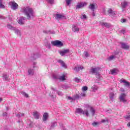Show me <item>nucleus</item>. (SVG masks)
I'll list each match as a JSON object with an SVG mask.
<instances>
[{
  "instance_id": "4468645a",
  "label": "nucleus",
  "mask_w": 130,
  "mask_h": 130,
  "mask_svg": "<svg viewBox=\"0 0 130 130\" xmlns=\"http://www.w3.org/2000/svg\"><path fill=\"white\" fill-rule=\"evenodd\" d=\"M48 118V114L47 113H45L43 116V121H46Z\"/></svg>"
},
{
  "instance_id": "7c9ffc66",
  "label": "nucleus",
  "mask_w": 130,
  "mask_h": 130,
  "mask_svg": "<svg viewBox=\"0 0 130 130\" xmlns=\"http://www.w3.org/2000/svg\"><path fill=\"white\" fill-rule=\"evenodd\" d=\"M109 97H110V99H111V100H112V99H113V97H114V93H110Z\"/></svg>"
},
{
  "instance_id": "2f4dec72",
  "label": "nucleus",
  "mask_w": 130,
  "mask_h": 130,
  "mask_svg": "<svg viewBox=\"0 0 130 130\" xmlns=\"http://www.w3.org/2000/svg\"><path fill=\"white\" fill-rule=\"evenodd\" d=\"M88 90V87L86 86H84L82 87V91H87Z\"/></svg>"
},
{
  "instance_id": "5701e85b",
  "label": "nucleus",
  "mask_w": 130,
  "mask_h": 130,
  "mask_svg": "<svg viewBox=\"0 0 130 130\" xmlns=\"http://www.w3.org/2000/svg\"><path fill=\"white\" fill-rule=\"evenodd\" d=\"M91 90H92V91H93L94 92H95V91H97L98 90V86L96 85H93L91 87Z\"/></svg>"
},
{
  "instance_id": "f3484780",
  "label": "nucleus",
  "mask_w": 130,
  "mask_h": 130,
  "mask_svg": "<svg viewBox=\"0 0 130 130\" xmlns=\"http://www.w3.org/2000/svg\"><path fill=\"white\" fill-rule=\"evenodd\" d=\"M121 7L123 9H124V8H126V7H127V2L125 1L122 2L121 4Z\"/></svg>"
},
{
  "instance_id": "20e7f679",
  "label": "nucleus",
  "mask_w": 130,
  "mask_h": 130,
  "mask_svg": "<svg viewBox=\"0 0 130 130\" xmlns=\"http://www.w3.org/2000/svg\"><path fill=\"white\" fill-rule=\"evenodd\" d=\"M98 8V7L97 6V4H96V3L90 4L88 6V8L92 11V12H94V11L96 10Z\"/></svg>"
},
{
  "instance_id": "c85d7f7f",
  "label": "nucleus",
  "mask_w": 130,
  "mask_h": 130,
  "mask_svg": "<svg viewBox=\"0 0 130 130\" xmlns=\"http://www.w3.org/2000/svg\"><path fill=\"white\" fill-rule=\"evenodd\" d=\"M29 75H34V70L32 69H29L28 70Z\"/></svg>"
},
{
  "instance_id": "a211bd4d",
  "label": "nucleus",
  "mask_w": 130,
  "mask_h": 130,
  "mask_svg": "<svg viewBox=\"0 0 130 130\" xmlns=\"http://www.w3.org/2000/svg\"><path fill=\"white\" fill-rule=\"evenodd\" d=\"M107 12L110 15H115V13H114V12H113V10H112L111 8L108 9Z\"/></svg>"
},
{
  "instance_id": "c9c22d12",
  "label": "nucleus",
  "mask_w": 130,
  "mask_h": 130,
  "mask_svg": "<svg viewBox=\"0 0 130 130\" xmlns=\"http://www.w3.org/2000/svg\"><path fill=\"white\" fill-rule=\"evenodd\" d=\"M53 79H58V76L56 75H53Z\"/></svg>"
},
{
  "instance_id": "393cba45",
  "label": "nucleus",
  "mask_w": 130,
  "mask_h": 130,
  "mask_svg": "<svg viewBox=\"0 0 130 130\" xmlns=\"http://www.w3.org/2000/svg\"><path fill=\"white\" fill-rule=\"evenodd\" d=\"M59 80L62 82V81H66V76L63 75L59 78Z\"/></svg>"
},
{
  "instance_id": "2eb2a0df",
  "label": "nucleus",
  "mask_w": 130,
  "mask_h": 130,
  "mask_svg": "<svg viewBox=\"0 0 130 130\" xmlns=\"http://www.w3.org/2000/svg\"><path fill=\"white\" fill-rule=\"evenodd\" d=\"M62 18H64V16H63V15H61L59 14H56L55 19H56V20L58 19H62Z\"/></svg>"
},
{
  "instance_id": "8fccbe9b",
  "label": "nucleus",
  "mask_w": 130,
  "mask_h": 130,
  "mask_svg": "<svg viewBox=\"0 0 130 130\" xmlns=\"http://www.w3.org/2000/svg\"><path fill=\"white\" fill-rule=\"evenodd\" d=\"M34 64H36V63H34Z\"/></svg>"
},
{
  "instance_id": "f8f14e48",
  "label": "nucleus",
  "mask_w": 130,
  "mask_h": 130,
  "mask_svg": "<svg viewBox=\"0 0 130 130\" xmlns=\"http://www.w3.org/2000/svg\"><path fill=\"white\" fill-rule=\"evenodd\" d=\"M32 115L36 119H39L40 114L38 112H35L32 113Z\"/></svg>"
},
{
  "instance_id": "e433bc0d",
  "label": "nucleus",
  "mask_w": 130,
  "mask_h": 130,
  "mask_svg": "<svg viewBox=\"0 0 130 130\" xmlns=\"http://www.w3.org/2000/svg\"><path fill=\"white\" fill-rule=\"evenodd\" d=\"M91 112H92V115H94V114L95 113V110H94L93 108L91 109Z\"/></svg>"
},
{
  "instance_id": "79ce46f5",
  "label": "nucleus",
  "mask_w": 130,
  "mask_h": 130,
  "mask_svg": "<svg viewBox=\"0 0 130 130\" xmlns=\"http://www.w3.org/2000/svg\"><path fill=\"white\" fill-rule=\"evenodd\" d=\"M86 18H87V16H86V15H83V19H86Z\"/></svg>"
},
{
  "instance_id": "72a5a7b5",
  "label": "nucleus",
  "mask_w": 130,
  "mask_h": 130,
  "mask_svg": "<svg viewBox=\"0 0 130 130\" xmlns=\"http://www.w3.org/2000/svg\"><path fill=\"white\" fill-rule=\"evenodd\" d=\"M23 96H24V97H26V98H29V95L28 94V93L24 92V93H23Z\"/></svg>"
},
{
  "instance_id": "473e14b6",
  "label": "nucleus",
  "mask_w": 130,
  "mask_h": 130,
  "mask_svg": "<svg viewBox=\"0 0 130 130\" xmlns=\"http://www.w3.org/2000/svg\"><path fill=\"white\" fill-rule=\"evenodd\" d=\"M54 1V0H47V2L49 3V4H51V5H52V4H53V2Z\"/></svg>"
},
{
  "instance_id": "f257e3e1",
  "label": "nucleus",
  "mask_w": 130,
  "mask_h": 130,
  "mask_svg": "<svg viewBox=\"0 0 130 130\" xmlns=\"http://www.w3.org/2000/svg\"><path fill=\"white\" fill-rule=\"evenodd\" d=\"M20 12L26 16L27 19L30 20L33 16V9L29 7H24L20 9Z\"/></svg>"
},
{
  "instance_id": "ddd939ff",
  "label": "nucleus",
  "mask_w": 130,
  "mask_h": 130,
  "mask_svg": "<svg viewBox=\"0 0 130 130\" xmlns=\"http://www.w3.org/2000/svg\"><path fill=\"white\" fill-rule=\"evenodd\" d=\"M3 80L7 81V82H9L10 81V77H9V76L7 75V74H5L3 76Z\"/></svg>"
},
{
  "instance_id": "7ed1b4c3",
  "label": "nucleus",
  "mask_w": 130,
  "mask_h": 130,
  "mask_svg": "<svg viewBox=\"0 0 130 130\" xmlns=\"http://www.w3.org/2000/svg\"><path fill=\"white\" fill-rule=\"evenodd\" d=\"M52 44L54 46H57L58 47H61V46H63V43H62V42H60V41L59 40L53 41L52 42Z\"/></svg>"
},
{
  "instance_id": "aec40b11",
  "label": "nucleus",
  "mask_w": 130,
  "mask_h": 130,
  "mask_svg": "<svg viewBox=\"0 0 130 130\" xmlns=\"http://www.w3.org/2000/svg\"><path fill=\"white\" fill-rule=\"evenodd\" d=\"M58 62H59L62 66L63 68H67V66H66V63H64V62L61 60H58Z\"/></svg>"
},
{
  "instance_id": "1a4fd4ad",
  "label": "nucleus",
  "mask_w": 130,
  "mask_h": 130,
  "mask_svg": "<svg viewBox=\"0 0 130 130\" xmlns=\"http://www.w3.org/2000/svg\"><path fill=\"white\" fill-rule=\"evenodd\" d=\"M85 6H87L86 2L80 3L77 5L76 9H81V8L85 7Z\"/></svg>"
},
{
  "instance_id": "3c124183",
  "label": "nucleus",
  "mask_w": 130,
  "mask_h": 130,
  "mask_svg": "<svg viewBox=\"0 0 130 130\" xmlns=\"http://www.w3.org/2000/svg\"><path fill=\"white\" fill-rule=\"evenodd\" d=\"M0 102H1V99H0Z\"/></svg>"
},
{
  "instance_id": "6ab92c4d",
  "label": "nucleus",
  "mask_w": 130,
  "mask_h": 130,
  "mask_svg": "<svg viewBox=\"0 0 130 130\" xmlns=\"http://www.w3.org/2000/svg\"><path fill=\"white\" fill-rule=\"evenodd\" d=\"M73 32H79L80 31V28L77 27L76 26H74L72 29Z\"/></svg>"
},
{
  "instance_id": "9b49d317",
  "label": "nucleus",
  "mask_w": 130,
  "mask_h": 130,
  "mask_svg": "<svg viewBox=\"0 0 130 130\" xmlns=\"http://www.w3.org/2000/svg\"><path fill=\"white\" fill-rule=\"evenodd\" d=\"M111 75H117L119 73V71L117 70V69L115 68L113 69H112L110 70Z\"/></svg>"
},
{
  "instance_id": "4be33fe9",
  "label": "nucleus",
  "mask_w": 130,
  "mask_h": 130,
  "mask_svg": "<svg viewBox=\"0 0 130 130\" xmlns=\"http://www.w3.org/2000/svg\"><path fill=\"white\" fill-rule=\"evenodd\" d=\"M74 70L76 72H79L80 70H84V67H75L74 68Z\"/></svg>"
},
{
  "instance_id": "c756f323",
  "label": "nucleus",
  "mask_w": 130,
  "mask_h": 130,
  "mask_svg": "<svg viewBox=\"0 0 130 130\" xmlns=\"http://www.w3.org/2000/svg\"><path fill=\"white\" fill-rule=\"evenodd\" d=\"M102 123H108V120L107 119H102L101 121Z\"/></svg>"
},
{
  "instance_id": "4c0bfd02",
  "label": "nucleus",
  "mask_w": 130,
  "mask_h": 130,
  "mask_svg": "<svg viewBox=\"0 0 130 130\" xmlns=\"http://www.w3.org/2000/svg\"><path fill=\"white\" fill-rule=\"evenodd\" d=\"M7 28H8V29H12L13 26H12V25L9 24V25H7Z\"/></svg>"
},
{
  "instance_id": "f704fd0d",
  "label": "nucleus",
  "mask_w": 130,
  "mask_h": 130,
  "mask_svg": "<svg viewBox=\"0 0 130 130\" xmlns=\"http://www.w3.org/2000/svg\"><path fill=\"white\" fill-rule=\"evenodd\" d=\"M6 8V6L3 4H1V9H5Z\"/></svg>"
},
{
  "instance_id": "b1692460",
  "label": "nucleus",
  "mask_w": 130,
  "mask_h": 130,
  "mask_svg": "<svg viewBox=\"0 0 130 130\" xmlns=\"http://www.w3.org/2000/svg\"><path fill=\"white\" fill-rule=\"evenodd\" d=\"M99 124H100V123L98 122H94L92 123V125H93V126H94V127H97V126H98Z\"/></svg>"
},
{
  "instance_id": "a19ab883",
  "label": "nucleus",
  "mask_w": 130,
  "mask_h": 130,
  "mask_svg": "<svg viewBox=\"0 0 130 130\" xmlns=\"http://www.w3.org/2000/svg\"><path fill=\"white\" fill-rule=\"evenodd\" d=\"M121 33H123V34H124V33H125V30H124V29H122V30H121Z\"/></svg>"
},
{
  "instance_id": "58836bf2",
  "label": "nucleus",
  "mask_w": 130,
  "mask_h": 130,
  "mask_svg": "<svg viewBox=\"0 0 130 130\" xmlns=\"http://www.w3.org/2000/svg\"><path fill=\"white\" fill-rule=\"evenodd\" d=\"M113 58H114V56H112L109 57V60H112V59H113Z\"/></svg>"
},
{
  "instance_id": "de8ad7c7",
  "label": "nucleus",
  "mask_w": 130,
  "mask_h": 130,
  "mask_svg": "<svg viewBox=\"0 0 130 130\" xmlns=\"http://www.w3.org/2000/svg\"><path fill=\"white\" fill-rule=\"evenodd\" d=\"M36 68V66H34V68Z\"/></svg>"
},
{
  "instance_id": "412c9836",
  "label": "nucleus",
  "mask_w": 130,
  "mask_h": 130,
  "mask_svg": "<svg viewBox=\"0 0 130 130\" xmlns=\"http://www.w3.org/2000/svg\"><path fill=\"white\" fill-rule=\"evenodd\" d=\"M121 83H123L124 86H129V82L126 80H121Z\"/></svg>"
},
{
  "instance_id": "39448f33",
  "label": "nucleus",
  "mask_w": 130,
  "mask_h": 130,
  "mask_svg": "<svg viewBox=\"0 0 130 130\" xmlns=\"http://www.w3.org/2000/svg\"><path fill=\"white\" fill-rule=\"evenodd\" d=\"M76 113H83V114H86L87 116H89V113H88V111H86L85 112H83V110L81 108H78L76 109Z\"/></svg>"
},
{
  "instance_id": "ea45409f",
  "label": "nucleus",
  "mask_w": 130,
  "mask_h": 130,
  "mask_svg": "<svg viewBox=\"0 0 130 130\" xmlns=\"http://www.w3.org/2000/svg\"><path fill=\"white\" fill-rule=\"evenodd\" d=\"M125 118L126 119H129V118H130V115H129L128 116H126L125 117Z\"/></svg>"
},
{
  "instance_id": "49530a36",
  "label": "nucleus",
  "mask_w": 130,
  "mask_h": 130,
  "mask_svg": "<svg viewBox=\"0 0 130 130\" xmlns=\"http://www.w3.org/2000/svg\"><path fill=\"white\" fill-rule=\"evenodd\" d=\"M68 98H69V99H72V98H71L70 96Z\"/></svg>"
},
{
  "instance_id": "423d86ee",
  "label": "nucleus",
  "mask_w": 130,
  "mask_h": 130,
  "mask_svg": "<svg viewBox=\"0 0 130 130\" xmlns=\"http://www.w3.org/2000/svg\"><path fill=\"white\" fill-rule=\"evenodd\" d=\"M99 71H100V68L99 67H97L95 68H92L90 69V73L91 74H95L97 75L99 73Z\"/></svg>"
},
{
  "instance_id": "6e6552de",
  "label": "nucleus",
  "mask_w": 130,
  "mask_h": 130,
  "mask_svg": "<svg viewBox=\"0 0 130 130\" xmlns=\"http://www.w3.org/2000/svg\"><path fill=\"white\" fill-rule=\"evenodd\" d=\"M70 52V49H67L65 50H63V51H60L59 53L61 56H64L67 53H69Z\"/></svg>"
},
{
  "instance_id": "a18cd8bd",
  "label": "nucleus",
  "mask_w": 130,
  "mask_h": 130,
  "mask_svg": "<svg viewBox=\"0 0 130 130\" xmlns=\"http://www.w3.org/2000/svg\"><path fill=\"white\" fill-rule=\"evenodd\" d=\"M125 21H126L125 19H122L123 23H124L125 22Z\"/></svg>"
},
{
  "instance_id": "09e8293b",
  "label": "nucleus",
  "mask_w": 130,
  "mask_h": 130,
  "mask_svg": "<svg viewBox=\"0 0 130 130\" xmlns=\"http://www.w3.org/2000/svg\"><path fill=\"white\" fill-rule=\"evenodd\" d=\"M1 101H3V100L2 99H1Z\"/></svg>"
},
{
  "instance_id": "dca6fc26",
  "label": "nucleus",
  "mask_w": 130,
  "mask_h": 130,
  "mask_svg": "<svg viewBox=\"0 0 130 130\" xmlns=\"http://www.w3.org/2000/svg\"><path fill=\"white\" fill-rule=\"evenodd\" d=\"M102 26H105V27H106V28H109V27H111V24H110V23H107V22H103L102 23Z\"/></svg>"
},
{
  "instance_id": "37998d69",
  "label": "nucleus",
  "mask_w": 130,
  "mask_h": 130,
  "mask_svg": "<svg viewBox=\"0 0 130 130\" xmlns=\"http://www.w3.org/2000/svg\"><path fill=\"white\" fill-rule=\"evenodd\" d=\"M120 91H121V92H124V89L123 88H120Z\"/></svg>"
},
{
  "instance_id": "0eeeda50",
  "label": "nucleus",
  "mask_w": 130,
  "mask_h": 130,
  "mask_svg": "<svg viewBox=\"0 0 130 130\" xmlns=\"http://www.w3.org/2000/svg\"><path fill=\"white\" fill-rule=\"evenodd\" d=\"M10 4L11 5V9L12 10L15 11L17 10V9H18V7H19V5H18V4L16 3L15 2H10Z\"/></svg>"
},
{
  "instance_id": "9d476101",
  "label": "nucleus",
  "mask_w": 130,
  "mask_h": 130,
  "mask_svg": "<svg viewBox=\"0 0 130 130\" xmlns=\"http://www.w3.org/2000/svg\"><path fill=\"white\" fill-rule=\"evenodd\" d=\"M121 48L123 49H129V46L127 45L125 43H121Z\"/></svg>"
},
{
  "instance_id": "f03ea898",
  "label": "nucleus",
  "mask_w": 130,
  "mask_h": 130,
  "mask_svg": "<svg viewBox=\"0 0 130 130\" xmlns=\"http://www.w3.org/2000/svg\"><path fill=\"white\" fill-rule=\"evenodd\" d=\"M119 99L120 102H123V103L127 102V100H126V94H125V93H121L119 97Z\"/></svg>"
},
{
  "instance_id": "cd10ccee",
  "label": "nucleus",
  "mask_w": 130,
  "mask_h": 130,
  "mask_svg": "<svg viewBox=\"0 0 130 130\" xmlns=\"http://www.w3.org/2000/svg\"><path fill=\"white\" fill-rule=\"evenodd\" d=\"M67 6H70L71 4H72V2H73V0H66Z\"/></svg>"
},
{
  "instance_id": "a878e982",
  "label": "nucleus",
  "mask_w": 130,
  "mask_h": 130,
  "mask_svg": "<svg viewBox=\"0 0 130 130\" xmlns=\"http://www.w3.org/2000/svg\"><path fill=\"white\" fill-rule=\"evenodd\" d=\"M83 54H84L83 57L85 58H87V57L89 56V53L87 51L84 52Z\"/></svg>"
},
{
  "instance_id": "bb28decb",
  "label": "nucleus",
  "mask_w": 130,
  "mask_h": 130,
  "mask_svg": "<svg viewBox=\"0 0 130 130\" xmlns=\"http://www.w3.org/2000/svg\"><path fill=\"white\" fill-rule=\"evenodd\" d=\"M23 20H24V18H21L18 20V23L20 24V25H23L24 24V22H23Z\"/></svg>"
},
{
  "instance_id": "c03bdc74",
  "label": "nucleus",
  "mask_w": 130,
  "mask_h": 130,
  "mask_svg": "<svg viewBox=\"0 0 130 130\" xmlns=\"http://www.w3.org/2000/svg\"><path fill=\"white\" fill-rule=\"evenodd\" d=\"M127 126L129 127V126H130V122H128V123L127 124Z\"/></svg>"
}]
</instances>
